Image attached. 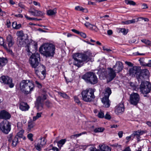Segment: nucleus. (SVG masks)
<instances>
[{
  "label": "nucleus",
  "instance_id": "obj_34",
  "mask_svg": "<svg viewBox=\"0 0 151 151\" xmlns=\"http://www.w3.org/2000/svg\"><path fill=\"white\" fill-rule=\"evenodd\" d=\"M35 125L34 123L32 121H30L28 122V130L29 131L34 127Z\"/></svg>",
  "mask_w": 151,
  "mask_h": 151
},
{
  "label": "nucleus",
  "instance_id": "obj_18",
  "mask_svg": "<svg viewBox=\"0 0 151 151\" xmlns=\"http://www.w3.org/2000/svg\"><path fill=\"white\" fill-rule=\"evenodd\" d=\"M124 111V108L123 104H120L116 107L115 112L117 114L122 113Z\"/></svg>",
  "mask_w": 151,
  "mask_h": 151
},
{
  "label": "nucleus",
  "instance_id": "obj_13",
  "mask_svg": "<svg viewBox=\"0 0 151 151\" xmlns=\"http://www.w3.org/2000/svg\"><path fill=\"white\" fill-rule=\"evenodd\" d=\"M28 12L32 15L35 16H42L44 14L43 12L37 10L32 7H30L29 9Z\"/></svg>",
  "mask_w": 151,
  "mask_h": 151
},
{
  "label": "nucleus",
  "instance_id": "obj_58",
  "mask_svg": "<svg viewBox=\"0 0 151 151\" xmlns=\"http://www.w3.org/2000/svg\"><path fill=\"white\" fill-rule=\"evenodd\" d=\"M79 34L81 37H83L84 38H85L86 37V34L84 33L80 32Z\"/></svg>",
  "mask_w": 151,
  "mask_h": 151
},
{
  "label": "nucleus",
  "instance_id": "obj_26",
  "mask_svg": "<svg viewBox=\"0 0 151 151\" xmlns=\"http://www.w3.org/2000/svg\"><path fill=\"white\" fill-rule=\"evenodd\" d=\"M37 45V44L35 43L34 45L33 44H28L25 47L26 50L27 51V54L28 55H31V53H32V52H31L30 49L32 47H33L34 46L35 48L36 46Z\"/></svg>",
  "mask_w": 151,
  "mask_h": 151
},
{
  "label": "nucleus",
  "instance_id": "obj_10",
  "mask_svg": "<svg viewBox=\"0 0 151 151\" xmlns=\"http://www.w3.org/2000/svg\"><path fill=\"white\" fill-rule=\"evenodd\" d=\"M140 100V97L137 93H132L130 95V101L131 104L134 105H136Z\"/></svg>",
  "mask_w": 151,
  "mask_h": 151
},
{
  "label": "nucleus",
  "instance_id": "obj_7",
  "mask_svg": "<svg viewBox=\"0 0 151 151\" xmlns=\"http://www.w3.org/2000/svg\"><path fill=\"white\" fill-rule=\"evenodd\" d=\"M40 55L37 52L32 53L29 58V63L32 68H36L38 66L40 60Z\"/></svg>",
  "mask_w": 151,
  "mask_h": 151
},
{
  "label": "nucleus",
  "instance_id": "obj_32",
  "mask_svg": "<svg viewBox=\"0 0 151 151\" xmlns=\"http://www.w3.org/2000/svg\"><path fill=\"white\" fill-rule=\"evenodd\" d=\"M43 106L44 104L36 103L35 104L36 107L38 111H41L43 109Z\"/></svg>",
  "mask_w": 151,
  "mask_h": 151
},
{
  "label": "nucleus",
  "instance_id": "obj_39",
  "mask_svg": "<svg viewBox=\"0 0 151 151\" xmlns=\"http://www.w3.org/2000/svg\"><path fill=\"white\" fill-rule=\"evenodd\" d=\"M58 94L62 97L66 99H69L70 97L64 93L58 92Z\"/></svg>",
  "mask_w": 151,
  "mask_h": 151
},
{
  "label": "nucleus",
  "instance_id": "obj_8",
  "mask_svg": "<svg viewBox=\"0 0 151 151\" xmlns=\"http://www.w3.org/2000/svg\"><path fill=\"white\" fill-rule=\"evenodd\" d=\"M11 126V123L7 121H3L0 123V129L5 134H8L10 131Z\"/></svg>",
  "mask_w": 151,
  "mask_h": 151
},
{
  "label": "nucleus",
  "instance_id": "obj_22",
  "mask_svg": "<svg viewBox=\"0 0 151 151\" xmlns=\"http://www.w3.org/2000/svg\"><path fill=\"white\" fill-rule=\"evenodd\" d=\"M143 59H140L139 60L140 63L141 65L144 66H147L148 67H151V60H149L148 62L147 63L146 60H143Z\"/></svg>",
  "mask_w": 151,
  "mask_h": 151
},
{
  "label": "nucleus",
  "instance_id": "obj_41",
  "mask_svg": "<svg viewBox=\"0 0 151 151\" xmlns=\"http://www.w3.org/2000/svg\"><path fill=\"white\" fill-rule=\"evenodd\" d=\"M25 17L27 19L29 20L40 21L42 20L41 19H37L35 18H31L28 17L27 15H25Z\"/></svg>",
  "mask_w": 151,
  "mask_h": 151
},
{
  "label": "nucleus",
  "instance_id": "obj_63",
  "mask_svg": "<svg viewBox=\"0 0 151 151\" xmlns=\"http://www.w3.org/2000/svg\"><path fill=\"white\" fill-rule=\"evenodd\" d=\"M21 24H17V25L16 26V27L15 28V29H18L21 28Z\"/></svg>",
  "mask_w": 151,
  "mask_h": 151
},
{
  "label": "nucleus",
  "instance_id": "obj_25",
  "mask_svg": "<svg viewBox=\"0 0 151 151\" xmlns=\"http://www.w3.org/2000/svg\"><path fill=\"white\" fill-rule=\"evenodd\" d=\"M84 25L86 27L90 29L95 31H97V28L96 26L93 25L89 22H86L84 24Z\"/></svg>",
  "mask_w": 151,
  "mask_h": 151
},
{
  "label": "nucleus",
  "instance_id": "obj_15",
  "mask_svg": "<svg viewBox=\"0 0 151 151\" xmlns=\"http://www.w3.org/2000/svg\"><path fill=\"white\" fill-rule=\"evenodd\" d=\"M109 71L108 72V74L106 78L108 81H111L116 77V73L111 68H109Z\"/></svg>",
  "mask_w": 151,
  "mask_h": 151
},
{
  "label": "nucleus",
  "instance_id": "obj_53",
  "mask_svg": "<svg viewBox=\"0 0 151 151\" xmlns=\"http://www.w3.org/2000/svg\"><path fill=\"white\" fill-rule=\"evenodd\" d=\"M86 133L87 132H84L80 134H74V135L75 137H77L81 136L82 134H86Z\"/></svg>",
  "mask_w": 151,
  "mask_h": 151
},
{
  "label": "nucleus",
  "instance_id": "obj_14",
  "mask_svg": "<svg viewBox=\"0 0 151 151\" xmlns=\"http://www.w3.org/2000/svg\"><path fill=\"white\" fill-rule=\"evenodd\" d=\"M124 67L122 62L119 61H117L114 65L112 69L116 73H119L123 70Z\"/></svg>",
  "mask_w": 151,
  "mask_h": 151
},
{
  "label": "nucleus",
  "instance_id": "obj_55",
  "mask_svg": "<svg viewBox=\"0 0 151 151\" xmlns=\"http://www.w3.org/2000/svg\"><path fill=\"white\" fill-rule=\"evenodd\" d=\"M132 138V139L133 140L134 137H133V136H132V134L129 136L127 137H126V139L127 140V142H128L129 141H130Z\"/></svg>",
  "mask_w": 151,
  "mask_h": 151
},
{
  "label": "nucleus",
  "instance_id": "obj_28",
  "mask_svg": "<svg viewBox=\"0 0 151 151\" xmlns=\"http://www.w3.org/2000/svg\"><path fill=\"white\" fill-rule=\"evenodd\" d=\"M111 93V89L109 87L107 88L105 90L104 96L103 98H106L107 99L109 98Z\"/></svg>",
  "mask_w": 151,
  "mask_h": 151
},
{
  "label": "nucleus",
  "instance_id": "obj_48",
  "mask_svg": "<svg viewBox=\"0 0 151 151\" xmlns=\"http://www.w3.org/2000/svg\"><path fill=\"white\" fill-rule=\"evenodd\" d=\"M133 136V137H134V136H139V130H138L137 131H134L133 132L132 134Z\"/></svg>",
  "mask_w": 151,
  "mask_h": 151
},
{
  "label": "nucleus",
  "instance_id": "obj_51",
  "mask_svg": "<svg viewBox=\"0 0 151 151\" xmlns=\"http://www.w3.org/2000/svg\"><path fill=\"white\" fill-rule=\"evenodd\" d=\"M22 38H21V39H19V40H22L25 42L27 41L28 40V35L27 34H26V37L23 36Z\"/></svg>",
  "mask_w": 151,
  "mask_h": 151
},
{
  "label": "nucleus",
  "instance_id": "obj_37",
  "mask_svg": "<svg viewBox=\"0 0 151 151\" xmlns=\"http://www.w3.org/2000/svg\"><path fill=\"white\" fill-rule=\"evenodd\" d=\"M17 43L20 46H24L26 44V42L22 40L18 39Z\"/></svg>",
  "mask_w": 151,
  "mask_h": 151
},
{
  "label": "nucleus",
  "instance_id": "obj_56",
  "mask_svg": "<svg viewBox=\"0 0 151 151\" xmlns=\"http://www.w3.org/2000/svg\"><path fill=\"white\" fill-rule=\"evenodd\" d=\"M120 31H121V32L124 35H126L127 33V32H126V29L124 28L121 29Z\"/></svg>",
  "mask_w": 151,
  "mask_h": 151
},
{
  "label": "nucleus",
  "instance_id": "obj_46",
  "mask_svg": "<svg viewBox=\"0 0 151 151\" xmlns=\"http://www.w3.org/2000/svg\"><path fill=\"white\" fill-rule=\"evenodd\" d=\"M98 117L100 118H102L104 117V114L102 111H100L98 113Z\"/></svg>",
  "mask_w": 151,
  "mask_h": 151
},
{
  "label": "nucleus",
  "instance_id": "obj_50",
  "mask_svg": "<svg viewBox=\"0 0 151 151\" xmlns=\"http://www.w3.org/2000/svg\"><path fill=\"white\" fill-rule=\"evenodd\" d=\"M33 137V134L32 133H29L27 135V137L31 141H33V139L32 138Z\"/></svg>",
  "mask_w": 151,
  "mask_h": 151
},
{
  "label": "nucleus",
  "instance_id": "obj_20",
  "mask_svg": "<svg viewBox=\"0 0 151 151\" xmlns=\"http://www.w3.org/2000/svg\"><path fill=\"white\" fill-rule=\"evenodd\" d=\"M6 42L9 47H12L13 45L14 44V40L12 37L11 35H9L7 37Z\"/></svg>",
  "mask_w": 151,
  "mask_h": 151
},
{
  "label": "nucleus",
  "instance_id": "obj_4",
  "mask_svg": "<svg viewBox=\"0 0 151 151\" xmlns=\"http://www.w3.org/2000/svg\"><path fill=\"white\" fill-rule=\"evenodd\" d=\"M94 91L91 88H88L81 92L82 99L84 101L90 102L93 101L95 98Z\"/></svg>",
  "mask_w": 151,
  "mask_h": 151
},
{
  "label": "nucleus",
  "instance_id": "obj_40",
  "mask_svg": "<svg viewBox=\"0 0 151 151\" xmlns=\"http://www.w3.org/2000/svg\"><path fill=\"white\" fill-rule=\"evenodd\" d=\"M141 42L145 43L146 45L151 47V41L143 39L141 40Z\"/></svg>",
  "mask_w": 151,
  "mask_h": 151
},
{
  "label": "nucleus",
  "instance_id": "obj_52",
  "mask_svg": "<svg viewBox=\"0 0 151 151\" xmlns=\"http://www.w3.org/2000/svg\"><path fill=\"white\" fill-rule=\"evenodd\" d=\"M50 147H52V149L54 151H59V149L57 147H53L52 145H50Z\"/></svg>",
  "mask_w": 151,
  "mask_h": 151
},
{
  "label": "nucleus",
  "instance_id": "obj_61",
  "mask_svg": "<svg viewBox=\"0 0 151 151\" xmlns=\"http://www.w3.org/2000/svg\"><path fill=\"white\" fill-rule=\"evenodd\" d=\"M111 146L112 147H120V145H118V144H117V143H115V144H113V145H111Z\"/></svg>",
  "mask_w": 151,
  "mask_h": 151
},
{
  "label": "nucleus",
  "instance_id": "obj_9",
  "mask_svg": "<svg viewBox=\"0 0 151 151\" xmlns=\"http://www.w3.org/2000/svg\"><path fill=\"white\" fill-rule=\"evenodd\" d=\"M0 82L4 84L8 85L10 88H13L14 86L12 78L7 76H3L0 77Z\"/></svg>",
  "mask_w": 151,
  "mask_h": 151
},
{
  "label": "nucleus",
  "instance_id": "obj_35",
  "mask_svg": "<svg viewBox=\"0 0 151 151\" xmlns=\"http://www.w3.org/2000/svg\"><path fill=\"white\" fill-rule=\"evenodd\" d=\"M0 45H2L6 50L8 49L7 46L4 44V39L3 38L0 37Z\"/></svg>",
  "mask_w": 151,
  "mask_h": 151
},
{
  "label": "nucleus",
  "instance_id": "obj_43",
  "mask_svg": "<svg viewBox=\"0 0 151 151\" xmlns=\"http://www.w3.org/2000/svg\"><path fill=\"white\" fill-rule=\"evenodd\" d=\"M42 114V113L41 112L37 113L36 116L33 117V120L35 121L39 118L41 116Z\"/></svg>",
  "mask_w": 151,
  "mask_h": 151
},
{
  "label": "nucleus",
  "instance_id": "obj_5",
  "mask_svg": "<svg viewBox=\"0 0 151 151\" xmlns=\"http://www.w3.org/2000/svg\"><path fill=\"white\" fill-rule=\"evenodd\" d=\"M82 78L87 83L91 84H96L98 82V79L96 75L93 72H89L86 73L82 76Z\"/></svg>",
  "mask_w": 151,
  "mask_h": 151
},
{
  "label": "nucleus",
  "instance_id": "obj_16",
  "mask_svg": "<svg viewBox=\"0 0 151 151\" xmlns=\"http://www.w3.org/2000/svg\"><path fill=\"white\" fill-rule=\"evenodd\" d=\"M11 117L10 114L6 111L3 110L0 111V119L8 120Z\"/></svg>",
  "mask_w": 151,
  "mask_h": 151
},
{
  "label": "nucleus",
  "instance_id": "obj_23",
  "mask_svg": "<svg viewBox=\"0 0 151 151\" xmlns=\"http://www.w3.org/2000/svg\"><path fill=\"white\" fill-rule=\"evenodd\" d=\"M99 151H111V149L108 146L105 145H99Z\"/></svg>",
  "mask_w": 151,
  "mask_h": 151
},
{
  "label": "nucleus",
  "instance_id": "obj_57",
  "mask_svg": "<svg viewBox=\"0 0 151 151\" xmlns=\"http://www.w3.org/2000/svg\"><path fill=\"white\" fill-rule=\"evenodd\" d=\"M35 83L37 85V87L39 88H41L42 87V86L41 84L38 81H36L35 82Z\"/></svg>",
  "mask_w": 151,
  "mask_h": 151
},
{
  "label": "nucleus",
  "instance_id": "obj_24",
  "mask_svg": "<svg viewBox=\"0 0 151 151\" xmlns=\"http://www.w3.org/2000/svg\"><path fill=\"white\" fill-rule=\"evenodd\" d=\"M29 108L27 104L24 102H21L19 105V108L22 111H25L28 110Z\"/></svg>",
  "mask_w": 151,
  "mask_h": 151
},
{
  "label": "nucleus",
  "instance_id": "obj_49",
  "mask_svg": "<svg viewBox=\"0 0 151 151\" xmlns=\"http://www.w3.org/2000/svg\"><path fill=\"white\" fill-rule=\"evenodd\" d=\"M89 151H99V149H97L93 146L90 147L89 149Z\"/></svg>",
  "mask_w": 151,
  "mask_h": 151
},
{
  "label": "nucleus",
  "instance_id": "obj_45",
  "mask_svg": "<svg viewBox=\"0 0 151 151\" xmlns=\"http://www.w3.org/2000/svg\"><path fill=\"white\" fill-rule=\"evenodd\" d=\"M74 99L75 101L78 104L81 105L80 101L78 96H75L74 97Z\"/></svg>",
  "mask_w": 151,
  "mask_h": 151
},
{
  "label": "nucleus",
  "instance_id": "obj_60",
  "mask_svg": "<svg viewBox=\"0 0 151 151\" xmlns=\"http://www.w3.org/2000/svg\"><path fill=\"white\" fill-rule=\"evenodd\" d=\"M123 132L122 131H120L119 132L118 135L119 138H121L123 135Z\"/></svg>",
  "mask_w": 151,
  "mask_h": 151
},
{
  "label": "nucleus",
  "instance_id": "obj_30",
  "mask_svg": "<svg viewBox=\"0 0 151 151\" xmlns=\"http://www.w3.org/2000/svg\"><path fill=\"white\" fill-rule=\"evenodd\" d=\"M16 35L18 37V39L19 40L23 36L25 37L26 36V34H24L23 32L22 31H18L17 32Z\"/></svg>",
  "mask_w": 151,
  "mask_h": 151
},
{
  "label": "nucleus",
  "instance_id": "obj_1",
  "mask_svg": "<svg viewBox=\"0 0 151 151\" xmlns=\"http://www.w3.org/2000/svg\"><path fill=\"white\" fill-rule=\"evenodd\" d=\"M92 57L91 52L89 51L85 52L83 53H76L73 55L74 60L73 64L78 68L82 66L84 63H87L90 61Z\"/></svg>",
  "mask_w": 151,
  "mask_h": 151
},
{
  "label": "nucleus",
  "instance_id": "obj_42",
  "mask_svg": "<svg viewBox=\"0 0 151 151\" xmlns=\"http://www.w3.org/2000/svg\"><path fill=\"white\" fill-rule=\"evenodd\" d=\"M44 101L42 99V97L39 96L37 99L36 103L44 104Z\"/></svg>",
  "mask_w": 151,
  "mask_h": 151
},
{
  "label": "nucleus",
  "instance_id": "obj_11",
  "mask_svg": "<svg viewBox=\"0 0 151 151\" xmlns=\"http://www.w3.org/2000/svg\"><path fill=\"white\" fill-rule=\"evenodd\" d=\"M149 71L147 69H144L139 72V75L136 76V78L139 81L146 78L149 74Z\"/></svg>",
  "mask_w": 151,
  "mask_h": 151
},
{
  "label": "nucleus",
  "instance_id": "obj_59",
  "mask_svg": "<svg viewBox=\"0 0 151 151\" xmlns=\"http://www.w3.org/2000/svg\"><path fill=\"white\" fill-rule=\"evenodd\" d=\"M50 102L49 101H47L45 102V105L48 107H50Z\"/></svg>",
  "mask_w": 151,
  "mask_h": 151
},
{
  "label": "nucleus",
  "instance_id": "obj_44",
  "mask_svg": "<svg viewBox=\"0 0 151 151\" xmlns=\"http://www.w3.org/2000/svg\"><path fill=\"white\" fill-rule=\"evenodd\" d=\"M125 3L127 4H129L133 6H134L136 5L135 2L131 0H126Z\"/></svg>",
  "mask_w": 151,
  "mask_h": 151
},
{
  "label": "nucleus",
  "instance_id": "obj_38",
  "mask_svg": "<svg viewBox=\"0 0 151 151\" xmlns=\"http://www.w3.org/2000/svg\"><path fill=\"white\" fill-rule=\"evenodd\" d=\"M66 139H61L58 142H57V144L58 146L59 147V145H61L60 146V148L63 145L65 142H66Z\"/></svg>",
  "mask_w": 151,
  "mask_h": 151
},
{
  "label": "nucleus",
  "instance_id": "obj_64",
  "mask_svg": "<svg viewBox=\"0 0 151 151\" xmlns=\"http://www.w3.org/2000/svg\"><path fill=\"white\" fill-rule=\"evenodd\" d=\"M33 3L34 4L35 6L38 5L39 6V7L40 6V4L39 3H38L36 1H34L33 2Z\"/></svg>",
  "mask_w": 151,
  "mask_h": 151
},
{
  "label": "nucleus",
  "instance_id": "obj_19",
  "mask_svg": "<svg viewBox=\"0 0 151 151\" xmlns=\"http://www.w3.org/2000/svg\"><path fill=\"white\" fill-rule=\"evenodd\" d=\"M12 134H10L9 135L8 141L10 142H12V145L14 147L16 146L18 143V139L17 136H15L12 139Z\"/></svg>",
  "mask_w": 151,
  "mask_h": 151
},
{
  "label": "nucleus",
  "instance_id": "obj_29",
  "mask_svg": "<svg viewBox=\"0 0 151 151\" xmlns=\"http://www.w3.org/2000/svg\"><path fill=\"white\" fill-rule=\"evenodd\" d=\"M7 62V60L6 58L0 57V67H2Z\"/></svg>",
  "mask_w": 151,
  "mask_h": 151
},
{
  "label": "nucleus",
  "instance_id": "obj_47",
  "mask_svg": "<svg viewBox=\"0 0 151 151\" xmlns=\"http://www.w3.org/2000/svg\"><path fill=\"white\" fill-rule=\"evenodd\" d=\"M75 9L76 10L80 11L83 12L85 9L83 8L81 6H78L75 7Z\"/></svg>",
  "mask_w": 151,
  "mask_h": 151
},
{
  "label": "nucleus",
  "instance_id": "obj_31",
  "mask_svg": "<svg viewBox=\"0 0 151 151\" xmlns=\"http://www.w3.org/2000/svg\"><path fill=\"white\" fill-rule=\"evenodd\" d=\"M17 127L18 129L20 131L17 133V135L16 136H17V137H19L22 138L23 135V134L24 132V130L22 129L20 127L19 128L18 124Z\"/></svg>",
  "mask_w": 151,
  "mask_h": 151
},
{
  "label": "nucleus",
  "instance_id": "obj_33",
  "mask_svg": "<svg viewBox=\"0 0 151 151\" xmlns=\"http://www.w3.org/2000/svg\"><path fill=\"white\" fill-rule=\"evenodd\" d=\"M56 12V9L55 8L53 10H48L47 12V14L48 15L51 16L54 15Z\"/></svg>",
  "mask_w": 151,
  "mask_h": 151
},
{
  "label": "nucleus",
  "instance_id": "obj_12",
  "mask_svg": "<svg viewBox=\"0 0 151 151\" xmlns=\"http://www.w3.org/2000/svg\"><path fill=\"white\" fill-rule=\"evenodd\" d=\"M46 142V139L44 137H42L38 140L37 143L35 145V147L36 150L40 151L41 148L45 145Z\"/></svg>",
  "mask_w": 151,
  "mask_h": 151
},
{
  "label": "nucleus",
  "instance_id": "obj_3",
  "mask_svg": "<svg viewBox=\"0 0 151 151\" xmlns=\"http://www.w3.org/2000/svg\"><path fill=\"white\" fill-rule=\"evenodd\" d=\"M35 87L33 83L29 80H23L20 83V90L24 93H30Z\"/></svg>",
  "mask_w": 151,
  "mask_h": 151
},
{
  "label": "nucleus",
  "instance_id": "obj_36",
  "mask_svg": "<svg viewBox=\"0 0 151 151\" xmlns=\"http://www.w3.org/2000/svg\"><path fill=\"white\" fill-rule=\"evenodd\" d=\"M105 129L102 127L97 128L94 129V132L95 133L101 132L104 131Z\"/></svg>",
  "mask_w": 151,
  "mask_h": 151
},
{
  "label": "nucleus",
  "instance_id": "obj_2",
  "mask_svg": "<svg viewBox=\"0 0 151 151\" xmlns=\"http://www.w3.org/2000/svg\"><path fill=\"white\" fill-rule=\"evenodd\" d=\"M55 46L52 44L45 43L39 48L40 52L46 57H52L55 53Z\"/></svg>",
  "mask_w": 151,
  "mask_h": 151
},
{
  "label": "nucleus",
  "instance_id": "obj_21",
  "mask_svg": "<svg viewBox=\"0 0 151 151\" xmlns=\"http://www.w3.org/2000/svg\"><path fill=\"white\" fill-rule=\"evenodd\" d=\"M35 73L40 79L42 80L45 78V77L46 71L43 70L41 72V74L39 72V71L37 69H35Z\"/></svg>",
  "mask_w": 151,
  "mask_h": 151
},
{
  "label": "nucleus",
  "instance_id": "obj_17",
  "mask_svg": "<svg viewBox=\"0 0 151 151\" xmlns=\"http://www.w3.org/2000/svg\"><path fill=\"white\" fill-rule=\"evenodd\" d=\"M139 70L136 66L133 67L129 69V75L132 77H134L135 76L136 77L137 75H139Z\"/></svg>",
  "mask_w": 151,
  "mask_h": 151
},
{
  "label": "nucleus",
  "instance_id": "obj_27",
  "mask_svg": "<svg viewBox=\"0 0 151 151\" xmlns=\"http://www.w3.org/2000/svg\"><path fill=\"white\" fill-rule=\"evenodd\" d=\"M102 101L104 104V106L105 107H109L110 106L109 101V98H103L102 99Z\"/></svg>",
  "mask_w": 151,
  "mask_h": 151
},
{
  "label": "nucleus",
  "instance_id": "obj_62",
  "mask_svg": "<svg viewBox=\"0 0 151 151\" xmlns=\"http://www.w3.org/2000/svg\"><path fill=\"white\" fill-rule=\"evenodd\" d=\"M17 22H14L12 23V26L13 27V28L15 29L17 25Z\"/></svg>",
  "mask_w": 151,
  "mask_h": 151
},
{
  "label": "nucleus",
  "instance_id": "obj_6",
  "mask_svg": "<svg viewBox=\"0 0 151 151\" xmlns=\"http://www.w3.org/2000/svg\"><path fill=\"white\" fill-rule=\"evenodd\" d=\"M139 89L144 97H147V94L151 91V84L146 81L142 82L140 85Z\"/></svg>",
  "mask_w": 151,
  "mask_h": 151
},
{
  "label": "nucleus",
  "instance_id": "obj_54",
  "mask_svg": "<svg viewBox=\"0 0 151 151\" xmlns=\"http://www.w3.org/2000/svg\"><path fill=\"white\" fill-rule=\"evenodd\" d=\"M104 117L105 119H110L111 118V116L109 114L107 113L105 116H104Z\"/></svg>",
  "mask_w": 151,
  "mask_h": 151
}]
</instances>
